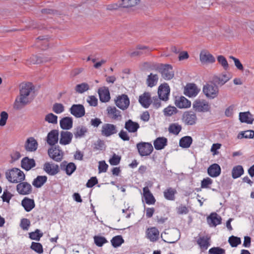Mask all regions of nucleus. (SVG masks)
<instances>
[{"mask_svg":"<svg viewBox=\"0 0 254 254\" xmlns=\"http://www.w3.org/2000/svg\"><path fill=\"white\" fill-rule=\"evenodd\" d=\"M209 254H225V250L220 247H213L209 250Z\"/></svg>","mask_w":254,"mask_h":254,"instance_id":"61","label":"nucleus"},{"mask_svg":"<svg viewBox=\"0 0 254 254\" xmlns=\"http://www.w3.org/2000/svg\"><path fill=\"white\" fill-rule=\"evenodd\" d=\"M36 165L35 161L33 159L25 157L21 160V167L26 171L30 170Z\"/></svg>","mask_w":254,"mask_h":254,"instance_id":"35","label":"nucleus"},{"mask_svg":"<svg viewBox=\"0 0 254 254\" xmlns=\"http://www.w3.org/2000/svg\"><path fill=\"white\" fill-rule=\"evenodd\" d=\"M76 166L73 163H69L66 166L65 171L67 175H71L76 169Z\"/></svg>","mask_w":254,"mask_h":254,"instance_id":"59","label":"nucleus"},{"mask_svg":"<svg viewBox=\"0 0 254 254\" xmlns=\"http://www.w3.org/2000/svg\"><path fill=\"white\" fill-rule=\"evenodd\" d=\"M239 119L242 123L252 124L254 119L251 114L249 112H242L239 114Z\"/></svg>","mask_w":254,"mask_h":254,"instance_id":"40","label":"nucleus"},{"mask_svg":"<svg viewBox=\"0 0 254 254\" xmlns=\"http://www.w3.org/2000/svg\"><path fill=\"white\" fill-rule=\"evenodd\" d=\"M192 139L190 136H186L180 140V146L183 148H189L192 143Z\"/></svg>","mask_w":254,"mask_h":254,"instance_id":"44","label":"nucleus"},{"mask_svg":"<svg viewBox=\"0 0 254 254\" xmlns=\"http://www.w3.org/2000/svg\"><path fill=\"white\" fill-rule=\"evenodd\" d=\"M159 71L162 77L165 80H170L174 77V73L172 66L169 64L162 65Z\"/></svg>","mask_w":254,"mask_h":254,"instance_id":"12","label":"nucleus"},{"mask_svg":"<svg viewBox=\"0 0 254 254\" xmlns=\"http://www.w3.org/2000/svg\"><path fill=\"white\" fill-rule=\"evenodd\" d=\"M45 120L49 123L56 124L58 123V117L53 113H49L45 116Z\"/></svg>","mask_w":254,"mask_h":254,"instance_id":"55","label":"nucleus"},{"mask_svg":"<svg viewBox=\"0 0 254 254\" xmlns=\"http://www.w3.org/2000/svg\"><path fill=\"white\" fill-rule=\"evenodd\" d=\"M43 170L50 176H55L60 172L58 165L49 162H46L44 164Z\"/></svg>","mask_w":254,"mask_h":254,"instance_id":"11","label":"nucleus"},{"mask_svg":"<svg viewBox=\"0 0 254 254\" xmlns=\"http://www.w3.org/2000/svg\"><path fill=\"white\" fill-rule=\"evenodd\" d=\"M254 136V131L252 130H249L245 131H242L238 135L239 139L245 138H253Z\"/></svg>","mask_w":254,"mask_h":254,"instance_id":"49","label":"nucleus"},{"mask_svg":"<svg viewBox=\"0 0 254 254\" xmlns=\"http://www.w3.org/2000/svg\"><path fill=\"white\" fill-rule=\"evenodd\" d=\"M177 109L174 106H169L165 108L163 110L164 114L165 116L170 117L177 114Z\"/></svg>","mask_w":254,"mask_h":254,"instance_id":"50","label":"nucleus"},{"mask_svg":"<svg viewBox=\"0 0 254 254\" xmlns=\"http://www.w3.org/2000/svg\"><path fill=\"white\" fill-rule=\"evenodd\" d=\"M243 168L241 165L235 166L232 171V176L234 179H237L241 177L244 174Z\"/></svg>","mask_w":254,"mask_h":254,"instance_id":"43","label":"nucleus"},{"mask_svg":"<svg viewBox=\"0 0 254 254\" xmlns=\"http://www.w3.org/2000/svg\"><path fill=\"white\" fill-rule=\"evenodd\" d=\"M213 183L212 179L207 177L203 179L201 182V188L202 189H207L209 188V186L211 185Z\"/></svg>","mask_w":254,"mask_h":254,"instance_id":"62","label":"nucleus"},{"mask_svg":"<svg viewBox=\"0 0 254 254\" xmlns=\"http://www.w3.org/2000/svg\"><path fill=\"white\" fill-rule=\"evenodd\" d=\"M94 241L96 245L99 247H102L104 244L108 243L106 238L100 236H95Z\"/></svg>","mask_w":254,"mask_h":254,"instance_id":"51","label":"nucleus"},{"mask_svg":"<svg viewBox=\"0 0 254 254\" xmlns=\"http://www.w3.org/2000/svg\"><path fill=\"white\" fill-rule=\"evenodd\" d=\"M7 180L12 183H18L25 180V176L23 171L19 169L13 168L7 170L5 172Z\"/></svg>","mask_w":254,"mask_h":254,"instance_id":"1","label":"nucleus"},{"mask_svg":"<svg viewBox=\"0 0 254 254\" xmlns=\"http://www.w3.org/2000/svg\"><path fill=\"white\" fill-rule=\"evenodd\" d=\"M228 242L232 247H236L241 243L240 238L231 236L229 238Z\"/></svg>","mask_w":254,"mask_h":254,"instance_id":"52","label":"nucleus"},{"mask_svg":"<svg viewBox=\"0 0 254 254\" xmlns=\"http://www.w3.org/2000/svg\"><path fill=\"white\" fill-rule=\"evenodd\" d=\"M89 89V86L88 83L85 82H83L80 84H77L74 88V90L76 92L79 94L83 93Z\"/></svg>","mask_w":254,"mask_h":254,"instance_id":"46","label":"nucleus"},{"mask_svg":"<svg viewBox=\"0 0 254 254\" xmlns=\"http://www.w3.org/2000/svg\"><path fill=\"white\" fill-rule=\"evenodd\" d=\"M116 105L122 110H126L129 106L130 101L128 96L126 94H122L117 97L115 100Z\"/></svg>","mask_w":254,"mask_h":254,"instance_id":"10","label":"nucleus"},{"mask_svg":"<svg viewBox=\"0 0 254 254\" xmlns=\"http://www.w3.org/2000/svg\"><path fill=\"white\" fill-rule=\"evenodd\" d=\"M107 116L110 119L119 121L122 119V115L121 111L118 110L115 107L109 106L107 108Z\"/></svg>","mask_w":254,"mask_h":254,"instance_id":"19","label":"nucleus"},{"mask_svg":"<svg viewBox=\"0 0 254 254\" xmlns=\"http://www.w3.org/2000/svg\"><path fill=\"white\" fill-rule=\"evenodd\" d=\"M136 148L139 155L141 156L149 155L153 150V147L151 143L145 142H141L136 144Z\"/></svg>","mask_w":254,"mask_h":254,"instance_id":"5","label":"nucleus"},{"mask_svg":"<svg viewBox=\"0 0 254 254\" xmlns=\"http://www.w3.org/2000/svg\"><path fill=\"white\" fill-rule=\"evenodd\" d=\"M121 159V157L120 156L114 154L112 157L109 159V162L110 165L115 166L120 163Z\"/></svg>","mask_w":254,"mask_h":254,"instance_id":"60","label":"nucleus"},{"mask_svg":"<svg viewBox=\"0 0 254 254\" xmlns=\"http://www.w3.org/2000/svg\"><path fill=\"white\" fill-rule=\"evenodd\" d=\"M203 92L208 98L214 99L218 96L219 89L215 84H206L203 87Z\"/></svg>","mask_w":254,"mask_h":254,"instance_id":"4","label":"nucleus"},{"mask_svg":"<svg viewBox=\"0 0 254 254\" xmlns=\"http://www.w3.org/2000/svg\"><path fill=\"white\" fill-rule=\"evenodd\" d=\"M207 173L211 177H217L221 173V168L218 164L214 163L208 168Z\"/></svg>","mask_w":254,"mask_h":254,"instance_id":"28","label":"nucleus"},{"mask_svg":"<svg viewBox=\"0 0 254 254\" xmlns=\"http://www.w3.org/2000/svg\"><path fill=\"white\" fill-rule=\"evenodd\" d=\"M30 248L38 254H42L43 252V246L39 243L32 242Z\"/></svg>","mask_w":254,"mask_h":254,"instance_id":"54","label":"nucleus"},{"mask_svg":"<svg viewBox=\"0 0 254 254\" xmlns=\"http://www.w3.org/2000/svg\"><path fill=\"white\" fill-rule=\"evenodd\" d=\"M60 124L62 128L68 130L72 128L73 121L71 118L64 117L61 120Z\"/></svg>","mask_w":254,"mask_h":254,"instance_id":"38","label":"nucleus"},{"mask_svg":"<svg viewBox=\"0 0 254 254\" xmlns=\"http://www.w3.org/2000/svg\"><path fill=\"white\" fill-rule=\"evenodd\" d=\"M101 134L103 136L108 137L117 132V127L112 124H105L102 127Z\"/></svg>","mask_w":254,"mask_h":254,"instance_id":"13","label":"nucleus"},{"mask_svg":"<svg viewBox=\"0 0 254 254\" xmlns=\"http://www.w3.org/2000/svg\"><path fill=\"white\" fill-rule=\"evenodd\" d=\"M167 143L168 139L165 137H157L153 142L154 148L157 150L164 149Z\"/></svg>","mask_w":254,"mask_h":254,"instance_id":"29","label":"nucleus"},{"mask_svg":"<svg viewBox=\"0 0 254 254\" xmlns=\"http://www.w3.org/2000/svg\"><path fill=\"white\" fill-rule=\"evenodd\" d=\"M111 242L113 247L117 248L124 243V240L121 235H118L114 237L111 240Z\"/></svg>","mask_w":254,"mask_h":254,"instance_id":"47","label":"nucleus"},{"mask_svg":"<svg viewBox=\"0 0 254 254\" xmlns=\"http://www.w3.org/2000/svg\"><path fill=\"white\" fill-rule=\"evenodd\" d=\"M140 2V0H121L118 3H114L109 5L108 9H117L119 7L130 8L137 5Z\"/></svg>","mask_w":254,"mask_h":254,"instance_id":"2","label":"nucleus"},{"mask_svg":"<svg viewBox=\"0 0 254 254\" xmlns=\"http://www.w3.org/2000/svg\"><path fill=\"white\" fill-rule=\"evenodd\" d=\"M210 238L208 236L199 237L196 241L197 244L202 251L206 250L210 246Z\"/></svg>","mask_w":254,"mask_h":254,"instance_id":"33","label":"nucleus"},{"mask_svg":"<svg viewBox=\"0 0 254 254\" xmlns=\"http://www.w3.org/2000/svg\"><path fill=\"white\" fill-rule=\"evenodd\" d=\"M175 104L180 109H186L190 107L191 102L184 96L176 97Z\"/></svg>","mask_w":254,"mask_h":254,"instance_id":"21","label":"nucleus"},{"mask_svg":"<svg viewBox=\"0 0 254 254\" xmlns=\"http://www.w3.org/2000/svg\"><path fill=\"white\" fill-rule=\"evenodd\" d=\"M30 102L29 95L19 92V96L16 98L14 103V108L16 109H19L21 108V106L27 105Z\"/></svg>","mask_w":254,"mask_h":254,"instance_id":"16","label":"nucleus"},{"mask_svg":"<svg viewBox=\"0 0 254 254\" xmlns=\"http://www.w3.org/2000/svg\"><path fill=\"white\" fill-rule=\"evenodd\" d=\"M182 122L187 125L193 126L196 124L197 118L196 114L192 111L184 112L182 118Z\"/></svg>","mask_w":254,"mask_h":254,"instance_id":"6","label":"nucleus"},{"mask_svg":"<svg viewBox=\"0 0 254 254\" xmlns=\"http://www.w3.org/2000/svg\"><path fill=\"white\" fill-rule=\"evenodd\" d=\"M59 131L56 129L52 130L48 134L47 137V142L48 144L51 146L55 145L58 141Z\"/></svg>","mask_w":254,"mask_h":254,"instance_id":"25","label":"nucleus"},{"mask_svg":"<svg viewBox=\"0 0 254 254\" xmlns=\"http://www.w3.org/2000/svg\"><path fill=\"white\" fill-rule=\"evenodd\" d=\"M29 235L31 240L39 241L43 236V233H41L39 229H36L34 232L30 233Z\"/></svg>","mask_w":254,"mask_h":254,"instance_id":"56","label":"nucleus"},{"mask_svg":"<svg viewBox=\"0 0 254 254\" xmlns=\"http://www.w3.org/2000/svg\"><path fill=\"white\" fill-rule=\"evenodd\" d=\"M87 128L84 127H78L75 129L74 133L75 138H81L84 136L85 133L87 132Z\"/></svg>","mask_w":254,"mask_h":254,"instance_id":"48","label":"nucleus"},{"mask_svg":"<svg viewBox=\"0 0 254 254\" xmlns=\"http://www.w3.org/2000/svg\"><path fill=\"white\" fill-rule=\"evenodd\" d=\"M0 126L2 127L5 126L6 123L8 115L6 112L2 111L0 113Z\"/></svg>","mask_w":254,"mask_h":254,"instance_id":"63","label":"nucleus"},{"mask_svg":"<svg viewBox=\"0 0 254 254\" xmlns=\"http://www.w3.org/2000/svg\"><path fill=\"white\" fill-rule=\"evenodd\" d=\"M232 78L230 73H224L213 77V81L219 85H223Z\"/></svg>","mask_w":254,"mask_h":254,"instance_id":"26","label":"nucleus"},{"mask_svg":"<svg viewBox=\"0 0 254 254\" xmlns=\"http://www.w3.org/2000/svg\"><path fill=\"white\" fill-rule=\"evenodd\" d=\"M139 127V125L137 123L131 120L127 121L125 125V128L130 133L136 132Z\"/></svg>","mask_w":254,"mask_h":254,"instance_id":"30","label":"nucleus"},{"mask_svg":"<svg viewBox=\"0 0 254 254\" xmlns=\"http://www.w3.org/2000/svg\"><path fill=\"white\" fill-rule=\"evenodd\" d=\"M36 44L42 50H46L49 46V40L47 38L40 36L37 39Z\"/></svg>","mask_w":254,"mask_h":254,"instance_id":"42","label":"nucleus"},{"mask_svg":"<svg viewBox=\"0 0 254 254\" xmlns=\"http://www.w3.org/2000/svg\"><path fill=\"white\" fill-rule=\"evenodd\" d=\"M158 76L156 74L151 73L146 79V84L148 87H153L156 85L158 81Z\"/></svg>","mask_w":254,"mask_h":254,"instance_id":"39","label":"nucleus"},{"mask_svg":"<svg viewBox=\"0 0 254 254\" xmlns=\"http://www.w3.org/2000/svg\"><path fill=\"white\" fill-rule=\"evenodd\" d=\"M30 226V221L27 218H22L20 221V226L24 231H27Z\"/></svg>","mask_w":254,"mask_h":254,"instance_id":"57","label":"nucleus"},{"mask_svg":"<svg viewBox=\"0 0 254 254\" xmlns=\"http://www.w3.org/2000/svg\"><path fill=\"white\" fill-rule=\"evenodd\" d=\"M170 87L167 83H163L158 87V94L159 98L163 101H167L170 94Z\"/></svg>","mask_w":254,"mask_h":254,"instance_id":"15","label":"nucleus"},{"mask_svg":"<svg viewBox=\"0 0 254 254\" xmlns=\"http://www.w3.org/2000/svg\"><path fill=\"white\" fill-rule=\"evenodd\" d=\"M200 89L194 83L187 84L185 88L184 94L189 97H194L199 92Z\"/></svg>","mask_w":254,"mask_h":254,"instance_id":"14","label":"nucleus"},{"mask_svg":"<svg viewBox=\"0 0 254 254\" xmlns=\"http://www.w3.org/2000/svg\"><path fill=\"white\" fill-rule=\"evenodd\" d=\"M38 147V143L33 137L28 138L25 144L26 151L29 152L35 151Z\"/></svg>","mask_w":254,"mask_h":254,"instance_id":"31","label":"nucleus"},{"mask_svg":"<svg viewBox=\"0 0 254 254\" xmlns=\"http://www.w3.org/2000/svg\"><path fill=\"white\" fill-rule=\"evenodd\" d=\"M32 187L31 184L26 182L22 181L18 183L16 186V190L20 195H29L32 193Z\"/></svg>","mask_w":254,"mask_h":254,"instance_id":"7","label":"nucleus"},{"mask_svg":"<svg viewBox=\"0 0 254 254\" xmlns=\"http://www.w3.org/2000/svg\"><path fill=\"white\" fill-rule=\"evenodd\" d=\"M221 220V217L215 212L211 213L207 218V221L209 225L213 227H215L217 225L220 224Z\"/></svg>","mask_w":254,"mask_h":254,"instance_id":"32","label":"nucleus"},{"mask_svg":"<svg viewBox=\"0 0 254 254\" xmlns=\"http://www.w3.org/2000/svg\"><path fill=\"white\" fill-rule=\"evenodd\" d=\"M160 232L156 227H150L145 230V237L150 242L154 243L159 239Z\"/></svg>","mask_w":254,"mask_h":254,"instance_id":"8","label":"nucleus"},{"mask_svg":"<svg viewBox=\"0 0 254 254\" xmlns=\"http://www.w3.org/2000/svg\"><path fill=\"white\" fill-rule=\"evenodd\" d=\"M70 113L76 118L84 116L85 112L84 106L81 104H74L70 109Z\"/></svg>","mask_w":254,"mask_h":254,"instance_id":"20","label":"nucleus"},{"mask_svg":"<svg viewBox=\"0 0 254 254\" xmlns=\"http://www.w3.org/2000/svg\"><path fill=\"white\" fill-rule=\"evenodd\" d=\"M151 51V49L149 47L139 45L137 46L135 50L130 52L129 55L131 57H134L139 56L144 54L148 53Z\"/></svg>","mask_w":254,"mask_h":254,"instance_id":"24","label":"nucleus"},{"mask_svg":"<svg viewBox=\"0 0 254 254\" xmlns=\"http://www.w3.org/2000/svg\"><path fill=\"white\" fill-rule=\"evenodd\" d=\"M21 205L26 211L29 212L35 206L34 200L27 197H25L21 201Z\"/></svg>","mask_w":254,"mask_h":254,"instance_id":"27","label":"nucleus"},{"mask_svg":"<svg viewBox=\"0 0 254 254\" xmlns=\"http://www.w3.org/2000/svg\"><path fill=\"white\" fill-rule=\"evenodd\" d=\"M108 168V165L106 163L105 161H102L99 162L98 170L99 173L106 172Z\"/></svg>","mask_w":254,"mask_h":254,"instance_id":"64","label":"nucleus"},{"mask_svg":"<svg viewBox=\"0 0 254 254\" xmlns=\"http://www.w3.org/2000/svg\"><path fill=\"white\" fill-rule=\"evenodd\" d=\"M98 93L100 100L103 102H107L110 99V95L108 88L103 87L99 89Z\"/></svg>","mask_w":254,"mask_h":254,"instance_id":"36","label":"nucleus"},{"mask_svg":"<svg viewBox=\"0 0 254 254\" xmlns=\"http://www.w3.org/2000/svg\"><path fill=\"white\" fill-rule=\"evenodd\" d=\"M47 179L46 176H38L34 180L32 184L36 188H40L47 182Z\"/></svg>","mask_w":254,"mask_h":254,"instance_id":"41","label":"nucleus"},{"mask_svg":"<svg viewBox=\"0 0 254 254\" xmlns=\"http://www.w3.org/2000/svg\"><path fill=\"white\" fill-rule=\"evenodd\" d=\"M138 102L143 107L148 108L153 102L150 93L145 92L140 95L139 96Z\"/></svg>","mask_w":254,"mask_h":254,"instance_id":"17","label":"nucleus"},{"mask_svg":"<svg viewBox=\"0 0 254 254\" xmlns=\"http://www.w3.org/2000/svg\"><path fill=\"white\" fill-rule=\"evenodd\" d=\"M177 193V190L173 188L169 187L163 191L165 198L168 200L174 201L175 199V195Z\"/></svg>","mask_w":254,"mask_h":254,"instance_id":"34","label":"nucleus"},{"mask_svg":"<svg viewBox=\"0 0 254 254\" xmlns=\"http://www.w3.org/2000/svg\"><path fill=\"white\" fill-rule=\"evenodd\" d=\"M217 61L225 70H227L229 69V64L228 62L226 59L223 56H218L217 57Z\"/></svg>","mask_w":254,"mask_h":254,"instance_id":"53","label":"nucleus"},{"mask_svg":"<svg viewBox=\"0 0 254 254\" xmlns=\"http://www.w3.org/2000/svg\"><path fill=\"white\" fill-rule=\"evenodd\" d=\"M142 195L146 204L148 205H153L155 204L156 199L148 187H145L143 188Z\"/></svg>","mask_w":254,"mask_h":254,"instance_id":"23","label":"nucleus"},{"mask_svg":"<svg viewBox=\"0 0 254 254\" xmlns=\"http://www.w3.org/2000/svg\"><path fill=\"white\" fill-rule=\"evenodd\" d=\"M182 130V126L178 123H173L170 125L168 130L170 133L178 135Z\"/></svg>","mask_w":254,"mask_h":254,"instance_id":"45","label":"nucleus"},{"mask_svg":"<svg viewBox=\"0 0 254 254\" xmlns=\"http://www.w3.org/2000/svg\"><path fill=\"white\" fill-rule=\"evenodd\" d=\"M73 137L72 133L68 131H62L60 133V143L63 145H66L71 142Z\"/></svg>","mask_w":254,"mask_h":254,"instance_id":"22","label":"nucleus"},{"mask_svg":"<svg viewBox=\"0 0 254 254\" xmlns=\"http://www.w3.org/2000/svg\"><path fill=\"white\" fill-rule=\"evenodd\" d=\"M34 89V88L32 83L30 82L28 83H22L20 85V93H22L23 94H26L27 95H30Z\"/></svg>","mask_w":254,"mask_h":254,"instance_id":"37","label":"nucleus"},{"mask_svg":"<svg viewBox=\"0 0 254 254\" xmlns=\"http://www.w3.org/2000/svg\"><path fill=\"white\" fill-rule=\"evenodd\" d=\"M193 109L198 112H207L210 111L211 107L208 102L204 99H197L192 104Z\"/></svg>","mask_w":254,"mask_h":254,"instance_id":"3","label":"nucleus"},{"mask_svg":"<svg viewBox=\"0 0 254 254\" xmlns=\"http://www.w3.org/2000/svg\"><path fill=\"white\" fill-rule=\"evenodd\" d=\"M200 61L202 64H213L215 62L214 56L208 51L203 50L199 55Z\"/></svg>","mask_w":254,"mask_h":254,"instance_id":"18","label":"nucleus"},{"mask_svg":"<svg viewBox=\"0 0 254 254\" xmlns=\"http://www.w3.org/2000/svg\"><path fill=\"white\" fill-rule=\"evenodd\" d=\"M48 152L50 157L56 162H60L63 158L64 152L59 146L49 149Z\"/></svg>","mask_w":254,"mask_h":254,"instance_id":"9","label":"nucleus"},{"mask_svg":"<svg viewBox=\"0 0 254 254\" xmlns=\"http://www.w3.org/2000/svg\"><path fill=\"white\" fill-rule=\"evenodd\" d=\"M64 107L62 104L55 103L53 106V111L56 114H61L64 111Z\"/></svg>","mask_w":254,"mask_h":254,"instance_id":"58","label":"nucleus"}]
</instances>
